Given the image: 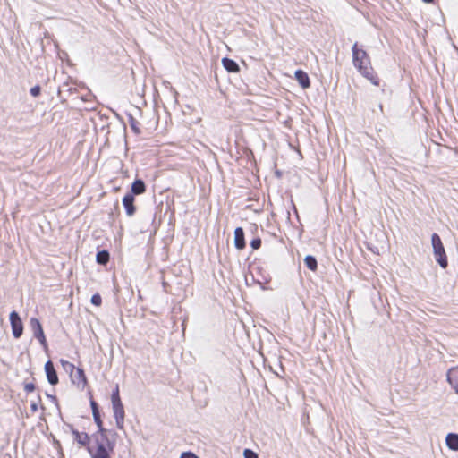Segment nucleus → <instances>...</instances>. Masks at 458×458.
<instances>
[{"instance_id": "23", "label": "nucleus", "mask_w": 458, "mask_h": 458, "mask_svg": "<svg viewBox=\"0 0 458 458\" xmlns=\"http://www.w3.org/2000/svg\"><path fill=\"white\" fill-rule=\"evenodd\" d=\"M243 454L244 458H259L258 454L250 449H245Z\"/></svg>"}, {"instance_id": "19", "label": "nucleus", "mask_w": 458, "mask_h": 458, "mask_svg": "<svg viewBox=\"0 0 458 458\" xmlns=\"http://www.w3.org/2000/svg\"><path fill=\"white\" fill-rule=\"evenodd\" d=\"M304 263L310 270H311L313 272L317 271L318 263H317L316 259L313 256L309 255V256L305 257Z\"/></svg>"}, {"instance_id": "17", "label": "nucleus", "mask_w": 458, "mask_h": 458, "mask_svg": "<svg viewBox=\"0 0 458 458\" xmlns=\"http://www.w3.org/2000/svg\"><path fill=\"white\" fill-rule=\"evenodd\" d=\"M110 255L106 250H101L97 253V262L100 265H106L108 263Z\"/></svg>"}, {"instance_id": "2", "label": "nucleus", "mask_w": 458, "mask_h": 458, "mask_svg": "<svg viewBox=\"0 0 458 458\" xmlns=\"http://www.w3.org/2000/svg\"><path fill=\"white\" fill-rule=\"evenodd\" d=\"M431 242L436 261L442 268H446L448 266V258L440 236L437 233H433Z\"/></svg>"}, {"instance_id": "5", "label": "nucleus", "mask_w": 458, "mask_h": 458, "mask_svg": "<svg viewBox=\"0 0 458 458\" xmlns=\"http://www.w3.org/2000/svg\"><path fill=\"white\" fill-rule=\"evenodd\" d=\"M10 323L12 327L13 335L15 338H20L23 333V324L16 311H13L10 314Z\"/></svg>"}, {"instance_id": "21", "label": "nucleus", "mask_w": 458, "mask_h": 458, "mask_svg": "<svg viewBox=\"0 0 458 458\" xmlns=\"http://www.w3.org/2000/svg\"><path fill=\"white\" fill-rule=\"evenodd\" d=\"M91 303L97 307L102 304V298L98 293L92 295Z\"/></svg>"}, {"instance_id": "1", "label": "nucleus", "mask_w": 458, "mask_h": 458, "mask_svg": "<svg viewBox=\"0 0 458 458\" xmlns=\"http://www.w3.org/2000/svg\"><path fill=\"white\" fill-rule=\"evenodd\" d=\"M352 64L357 71L374 86L380 85V79L371 64V59L366 50L355 42L352 47Z\"/></svg>"}, {"instance_id": "13", "label": "nucleus", "mask_w": 458, "mask_h": 458, "mask_svg": "<svg viewBox=\"0 0 458 458\" xmlns=\"http://www.w3.org/2000/svg\"><path fill=\"white\" fill-rule=\"evenodd\" d=\"M222 64L224 68L229 72L236 73L240 72L238 64L233 59L225 57L222 59Z\"/></svg>"}, {"instance_id": "12", "label": "nucleus", "mask_w": 458, "mask_h": 458, "mask_svg": "<svg viewBox=\"0 0 458 458\" xmlns=\"http://www.w3.org/2000/svg\"><path fill=\"white\" fill-rule=\"evenodd\" d=\"M92 458H111L109 451L103 445L99 444L95 451L89 450Z\"/></svg>"}, {"instance_id": "25", "label": "nucleus", "mask_w": 458, "mask_h": 458, "mask_svg": "<svg viewBox=\"0 0 458 458\" xmlns=\"http://www.w3.org/2000/svg\"><path fill=\"white\" fill-rule=\"evenodd\" d=\"M180 458H199V457L191 452H184L181 454Z\"/></svg>"}, {"instance_id": "26", "label": "nucleus", "mask_w": 458, "mask_h": 458, "mask_svg": "<svg viewBox=\"0 0 458 458\" xmlns=\"http://www.w3.org/2000/svg\"><path fill=\"white\" fill-rule=\"evenodd\" d=\"M422 1L425 2V3H428V4H430V3L434 2V0H422Z\"/></svg>"}, {"instance_id": "18", "label": "nucleus", "mask_w": 458, "mask_h": 458, "mask_svg": "<svg viewBox=\"0 0 458 458\" xmlns=\"http://www.w3.org/2000/svg\"><path fill=\"white\" fill-rule=\"evenodd\" d=\"M39 408L43 409V405H42V398H41L40 394H38L36 400H32L30 402V411H31V413L38 412Z\"/></svg>"}, {"instance_id": "24", "label": "nucleus", "mask_w": 458, "mask_h": 458, "mask_svg": "<svg viewBox=\"0 0 458 458\" xmlns=\"http://www.w3.org/2000/svg\"><path fill=\"white\" fill-rule=\"evenodd\" d=\"M40 91H41V89L38 85L37 86H34L30 89V94L33 96V97H38L39 96L40 94Z\"/></svg>"}, {"instance_id": "16", "label": "nucleus", "mask_w": 458, "mask_h": 458, "mask_svg": "<svg viewBox=\"0 0 458 458\" xmlns=\"http://www.w3.org/2000/svg\"><path fill=\"white\" fill-rule=\"evenodd\" d=\"M90 406H91V409H92V414H93V418H94L95 422L98 426H101L102 420H101V418H100V414H99V411H98V403L93 399H91V401H90Z\"/></svg>"}, {"instance_id": "15", "label": "nucleus", "mask_w": 458, "mask_h": 458, "mask_svg": "<svg viewBox=\"0 0 458 458\" xmlns=\"http://www.w3.org/2000/svg\"><path fill=\"white\" fill-rule=\"evenodd\" d=\"M446 445L454 451H458V434L449 433L445 438Z\"/></svg>"}, {"instance_id": "10", "label": "nucleus", "mask_w": 458, "mask_h": 458, "mask_svg": "<svg viewBox=\"0 0 458 458\" xmlns=\"http://www.w3.org/2000/svg\"><path fill=\"white\" fill-rule=\"evenodd\" d=\"M295 79L302 89H308L310 87V80L308 73L302 70H297L295 72Z\"/></svg>"}, {"instance_id": "22", "label": "nucleus", "mask_w": 458, "mask_h": 458, "mask_svg": "<svg viewBox=\"0 0 458 458\" xmlns=\"http://www.w3.org/2000/svg\"><path fill=\"white\" fill-rule=\"evenodd\" d=\"M250 246H251V248L253 250L259 249L260 246H261V240H260V238H255V239L251 240Z\"/></svg>"}, {"instance_id": "8", "label": "nucleus", "mask_w": 458, "mask_h": 458, "mask_svg": "<svg viewBox=\"0 0 458 458\" xmlns=\"http://www.w3.org/2000/svg\"><path fill=\"white\" fill-rule=\"evenodd\" d=\"M134 196L131 193H127L123 198V205L126 210L128 216H132L136 212V207L134 206Z\"/></svg>"}, {"instance_id": "14", "label": "nucleus", "mask_w": 458, "mask_h": 458, "mask_svg": "<svg viewBox=\"0 0 458 458\" xmlns=\"http://www.w3.org/2000/svg\"><path fill=\"white\" fill-rule=\"evenodd\" d=\"M146 191V185L140 179L135 180L131 184V194L140 195Z\"/></svg>"}, {"instance_id": "4", "label": "nucleus", "mask_w": 458, "mask_h": 458, "mask_svg": "<svg viewBox=\"0 0 458 458\" xmlns=\"http://www.w3.org/2000/svg\"><path fill=\"white\" fill-rule=\"evenodd\" d=\"M72 369L71 377L73 384L77 385L81 389H84L88 384L85 372L81 368H75L73 364H70Z\"/></svg>"}, {"instance_id": "7", "label": "nucleus", "mask_w": 458, "mask_h": 458, "mask_svg": "<svg viewBox=\"0 0 458 458\" xmlns=\"http://www.w3.org/2000/svg\"><path fill=\"white\" fill-rule=\"evenodd\" d=\"M45 372L47 375V381L50 385L55 386L58 384L59 379L54 364L51 360H48L45 364Z\"/></svg>"}, {"instance_id": "6", "label": "nucleus", "mask_w": 458, "mask_h": 458, "mask_svg": "<svg viewBox=\"0 0 458 458\" xmlns=\"http://www.w3.org/2000/svg\"><path fill=\"white\" fill-rule=\"evenodd\" d=\"M30 324L33 331L34 336L40 342V344H46L47 339L39 320L36 318H30Z\"/></svg>"}, {"instance_id": "20", "label": "nucleus", "mask_w": 458, "mask_h": 458, "mask_svg": "<svg viewBox=\"0 0 458 458\" xmlns=\"http://www.w3.org/2000/svg\"><path fill=\"white\" fill-rule=\"evenodd\" d=\"M23 389L27 394L34 392L36 390V384L34 383V379L30 382H24Z\"/></svg>"}, {"instance_id": "11", "label": "nucleus", "mask_w": 458, "mask_h": 458, "mask_svg": "<svg viewBox=\"0 0 458 458\" xmlns=\"http://www.w3.org/2000/svg\"><path fill=\"white\" fill-rule=\"evenodd\" d=\"M234 244L238 250L245 248L244 232L241 227H237L234 231Z\"/></svg>"}, {"instance_id": "9", "label": "nucleus", "mask_w": 458, "mask_h": 458, "mask_svg": "<svg viewBox=\"0 0 458 458\" xmlns=\"http://www.w3.org/2000/svg\"><path fill=\"white\" fill-rule=\"evenodd\" d=\"M72 434L73 439L81 445L87 446L90 442V437L86 432H80L77 429H72Z\"/></svg>"}, {"instance_id": "3", "label": "nucleus", "mask_w": 458, "mask_h": 458, "mask_svg": "<svg viewBox=\"0 0 458 458\" xmlns=\"http://www.w3.org/2000/svg\"><path fill=\"white\" fill-rule=\"evenodd\" d=\"M114 416L118 425L123 424L125 417L124 408L120 397L119 386H115L111 395Z\"/></svg>"}]
</instances>
